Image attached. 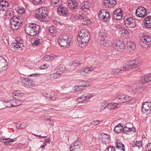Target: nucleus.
<instances>
[{"mask_svg":"<svg viewBox=\"0 0 151 151\" xmlns=\"http://www.w3.org/2000/svg\"><path fill=\"white\" fill-rule=\"evenodd\" d=\"M78 41L83 46H85L88 42L90 38V35L88 30L84 29L81 30L78 33Z\"/></svg>","mask_w":151,"mask_h":151,"instance_id":"7ed1b4c3","label":"nucleus"},{"mask_svg":"<svg viewBox=\"0 0 151 151\" xmlns=\"http://www.w3.org/2000/svg\"><path fill=\"white\" fill-rule=\"evenodd\" d=\"M89 72V71L88 70V68H87L84 69L83 70H80L79 73L81 74L82 75H85L86 73H88Z\"/></svg>","mask_w":151,"mask_h":151,"instance_id":"603ef678","label":"nucleus"},{"mask_svg":"<svg viewBox=\"0 0 151 151\" xmlns=\"http://www.w3.org/2000/svg\"><path fill=\"white\" fill-rule=\"evenodd\" d=\"M59 38L63 40L67 41L69 42H68V43H72L73 41L72 36L67 33H64L60 35Z\"/></svg>","mask_w":151,"mask_h":151,"instance_id":"2eb2a0df","label":"nucleus"},{"mask_svg":"<svg viewBox=\"0 0 151 151\" xmlns=\"http://www.w3.org/2000/svg\"><path fill=\"white\" fill-rule=\"evenodd\" d=\"M11 47L14 49L18 50L20 47L23 46L22 42H20L17 40H15L14 42L11 44Z\"/></svg>","mask_w":151,"mask_h":151,"instance_id":"5701e85b","label":"nucleus"},{"mask_svg":"<svg viewBox=\"0 0 151 151\" xmlns=\"http://www.w3.org/2000/svg\"><path fill=\"white\" fill-rule=\"evenodd\" d=\"M127 47L131 50H134L136 48V44L134 42H129L127 43Z\"/></svg>","mask_w":151,"mask_h":151,"instance_id":"58836bf2","label":"nucleus"},{"mask_svg":"<svg viewBox=\"0 0 151 151\" xmlns=\"http://www.w3.org/2000/svg\"><path fill=\"white\" fill-rule=\"evenodd\" d=\"M107 104H106V101H103L101 104V106L100 107V110L101 111H103L104 110L105 108L107 107L106 105Z\"/></svg>","mask_w":151,"mask_h":151,"instance_id":"864d4df0","label":"nucleus"},{"mask_svg":"<svg viewBox=\"0 0 151 151\" xmlns=\"http://www.w3.org/2000/svg\"><path fill=\"white\" fill-rule=\"evenodd\" d=\"M123 129V126L121 124H119L114 127V132L116 134L119 133L122 131Z\"/></svg>","mask_w":151,"mask_h":151,"instance_id":"72a5a7b5","label":"nucleus"},{"mask_svg":"<svg viewBox=\"0 0 151 151\" xmlns=\"http://www.w3.org/2000/svg\"><path fill=\"white\" fill-rule=\"evenodd\" d=\"M147 14V10L144 7L140 6L136 9L135 14L139 17L142 18L145 17Z\"/></svg>","mask_w":151,"mask_h":151,"instance_id":"1a4fd4ad","label":"nucleus"},{"mask_svg":"<svg viewBox=\"0 0 151 151\" xmlns=\"http://www.w3.org/2000/svg\"><path fill=\"white\" fill-rule=\"evenodd\" d=\"M14 13L13 11L12 10H8L5 14V17L6 19L9 20L13 19L14 17Z\"/></svg>","mask_w":151,"mask_h":151,"instance_id":"bb28decb","label":"nucleus"},{"mask_svg":"<svg viewBox=\"0 0 151 151\" xmlns=\"http://www.w3.org/2000/svg\"><path fill=\"white\" fill-rule=\"evenodd\" d=\"M58 41L59 44L60 46L65 47H69L72 44V43H68V42H69L67 41L63 40V39L60 38L59 37L58 40Z\"/></svg>","mask_w":151,"mask_h":151,"instance_id":"cd10ccee","label":"nucleus"},{"mask_svg":"<svg viewBox=\"0 0 151 151\" xmlns=\"http://www.w3.org/2000/svg\"><path fill=\"white\" fill-rule=\"evenodd\" d=\"M88 82L82 81L79 82L78 85L75 86L73 88V91L74 92L81 91L84 89L85 88L88 87Z\"/></svg>","mask_w":151,"mask_h":151,"instance_id":"423d86ee","label":"nucleus"},{"mask_svg":"<svg viewBox=\"0 0 151 151\" xmlns=\"http://www.w3.org/2000/svg\"><path fill=\"white\" fill-rule=\"evenodd\" d=\"M107 34H106L105 30L101 31L99 33V37L100 39H104L106 38Z\"/></svg>","mask_w":151,"mask_h":151,"instance_id":"37998d69","label":"nucleus"},{"mask_svg":"<svg viewBox=\"0 0 151 151\" xmlns=\"http://www.w3.org/2000/svg\"><path fill=\"white\" fill-rule=\"evenodd\" d=\"M54 57H55V56L53 54L46 55L44 57L43 59L46 61H49L53 59Z\"/></svg>","mask_w":151,"mask_h":151,"instance_id":"49530a36","label":"nucleus"},{"mask_svg":"<svg viewBox=\"0 0 151 151\" xmlns=\"http://www.w3.org/2000/svg\"><path fill=\"white\" fill-rule=\"evenodd\" d=\"M13 101L9 100L6 101H4L3 102V104L6 107L10 108L13 107L12 102Z\"/></svg>","mask_w":151,"mask_h":151,"instance_id":"79ce46f5","label":"nucleus"},{"mask_svg":"<svg viewBox=\"0 0 151 151\" xmlns=\"http://www.w3.org/2000/svg\"><path fill=\"white\" fill-rule=\"evenodd\" d=\"M20 80L24 84L31 86L33 84V82L32 80L29 79L28 78H26L25 77H20Z\"/></svg>","mask_w":151,"mask_h":151,"instance_id":"b1692460","label":"nucleus"},{"mask_svg":"<svg viewBox=\"0 0 151 151\" xmlns=\"http://www.w3.org/2000/svg\"><path fill=\"white\" fill-rule=\"evenodd\" d=\"M57 12L59 15L63 17H66L68 14V12L66 8L61 5L58 6Z\"/></svg>","mask_w":151,"mask_h":151,"instance_id":"9d476101","label":"nucleus"},{"mask_svg":"<svg viewBox=\"0 0 151 151\" xmlns=\"http://www.w3.org/2000/svg\"><path fill=\"white\" fill-rule=\"evenodd\" d=\"M25 32L28 35L34 36L39 34L41 31L40 26L36 24L31 23L25 27Z\"/></svg>","mask_w":151,"mask_h":151,"instance_id":"f03ea898","label":"nucleus"},{"mask_svg":"<svg viewBox=\"0 0 151 151\" xmlns=\"http://www.w3.org/2000/svg\"><path fill=\"white\" fill-rule=\"evenodd\" d=\"M8 6V3L6 1L4 0H0V11L7 10Z\"/></svg>","mask_w":151,"mask_h":151,"instance_id":"4be33fe9","label":"nucleus"},{"mask_svg":"<svg viewBox=\"0 0 151 151\" xmlns=\"http://www.w3.org/2000/svg\"><path fill=\"white\" fill-rule=\"evenodd\" d=\"M58 68L60 72H62L65 70V67L63 64H60L58 67Z\"/></svg>","mask_w":151,"mask_h":151,"instance_id":"6e6d98bb","label":"nucleus"},{"mask_svg":"<svg viewBox=\"0 0 151 151\" xmlns=\"http://www.w3.org/2000/svg\"><path fill=\"white\" fill-rule=\"evenodd\" d=\"M93 96L92 94L86 93L82 95L79 98L81 100V101H85L90 99Z\"/></svg>","mask_w":151,"mask_h":151,"instance_id":"2f4dec72","label":"nucleus"},{"mask_svg":"<svg viewBox=\"0 0 151 151\" xmlns=\"http://www.w3.org/2000/svg\"><path fill=\"white\" fill-rule=\"evenodd\" d=\"M47 68V66L45 64H43L39 67V68L40 69H44Z\"/></svg>","mask_w":151,"mask_h":151,"instance_id":"e2e57ef3","label":"nucleus"},{"mask_svg":"<svg viewBox=\"0 0 151 151\" xmlns=\"http://www.w3.org/2000/svg\"><path fill=\"white\" fill-rule=\"evenodd\" d=\"M147 77L145 75L144 76L142 77L139 80L140 82L141 83L144 84L146 83L147 82H148V81H147Z\"/></svg>","mask_w":151,"mask_h":151,"instance_id":"09e8293b","label":"nucleus"},{"mask_svg":"<svg viewBox=\"0 0 151 151\" xmlns=\"http://www.w3.org/2000/svg\"><path fill=\"white\" fill-rule=\"evenodd\" d=\"M50 141V139L49 138L45 139L44 140V142L46 143H48Z\"/></svg>","mask_w":151,"mask_h":151,"instance_id":"774afa93","label":"nucleus"},{"mask_svg":"<svg viewBox=\"0 0 151 151\" xmlns=\"http://www.w3.org/2000/svg\"><path fill=\"white\" fill-rule=\"evenodd\" d=\"M116 147L118 149L122 150L123 151H125V147L124 144H122L120 140L117 141L116 142Z\"/></svg>","mask_w":151,"mask_h":151,"instance_id":"c756f323","label":"nucleus"},{"mask_svg":"<svg viewBox=\"0 0 151 151\" xmlns=\"http://www.w3.org/2000/svg\"><path fill=\"white\" fill-rule=\"evenodd\" d=\"M110 17L109 13L106 10H102L98 15V17L100 20H102L104 22L108 21Z\"/></svg>","mask_w":151,"mask_h":151,"instance_id":"0eeeda50","label":"nucleus"},{"mask_svg":"<svg viewBox=\"0 0 151 151\" xmlns=\"http://www.w3.org/2000/svg\"><path fill=\"white\" fill-rule=\"evenodd\" d=\"M141 41L143 44L148 47L151 45V37L146 33H143L141 37Z\"/></svg>","mask_w":151,"mask_h":151,"instance_id":"f8f14e48","label":"nucleus"},{"mask_svg":"<svg viewBox=\"0 0 151 151\" xmlns=\"http://www.w3.org/2000/svg\"><path fill=\"white\" fill-rule=\"evenodd\" d=\"M113 48L118 52H122L125 47V44L123 41L119 40H116L113 42L112 45Z\"/></svg>","mask_w":151,"mask_h":151,"instance_id":"20e7f679","label":"nucleus"},{"mask_svg":"<svg viewBox=\"0 0 151 151\" xmlns=\"http://www.w3.org/2000/svg\"><path fill=\"white\" fill-rule=\"evenodd\" d=\"M42 95L44 97L50 100H55L56 99L55 96H54L53 95H51L50 94L47 93H43Z\"/></svg>","mask_w":151,"mask_h":151,"instance_id":"7c9ffc66","label":"nucleus"},{"mask_svg":"<svg viewBox=\"0 0 151 151\" xmlns=\"http://www.w3.org/2000/svg\"><path fill=\"white\" fill-rule=\"evenodd\" d=\"M38 11V14H36V17L37 18L39 19H44L47 16V11L45 8H39Z\"/></svg>","mask_w":151,"mask_h":151,"instance_id":"9b49d317","label":"nucleus"},{"mask_svg":"<svg viewBox=\"0 0 151 151\" xmlns=\"http://www.w3.org/2000/svg\"><path fill=\"white\" fill-rule=\"evenodd\" d=\"M91 6V3L88 1H85L82 3L80 6H81V9L82 10L86 9H88Z\"/></svg>","mask_w":151,"mask_h":151,"instance_id":"c85d7f7f","label":"nucleus"},{"mask_svg":"<svg viewBox=\"0 0 151 151\" xmlns=\"http://www.w3.org/2000/svg\"><path fill=\"white\" fill-rule=\"evenodd\" d=\"M14 9L17 13L21 14L24 13L25 12V9L22 7L18 6L16 7Z\"/></svg>","mask_w":151,"mask_h":151,"instance_id":"a19ab883","label":"nucleus"},{"mask_svg":"<svg viewBox=\"0 0 151 151\" xmlns=\"http://www.w3.org/2000/svg\"><path fill=\"white\" fill-rule=\"evenodd\" d=\"M132 86H127V90L129 91H133L136 90V89H137L138 87H137L138 85L136 84V85L134 84L133 83L132 84Z\"/></svg>","mask_w":151,"mask_h":151,"instance_id":"4c0bfd02","label":"nucleus"},{"mask_svg":"<svg viewBox=\"0 0 151 151\" xmlns=\"http://www.w3.org/2000/svg\"><path fill=\"white\" fill-rule=\"evenodd\" d=\"M141 111L144 113L147 114L149 113L151 111V102H143Z\"/></svg>","mask_w":151,"mask_h":151,"instance_id":"6e6552de","label":"nucleus"},{"mask_svg":"<svg viewBox=\"0 0 151 151\" xmlns=\"http://www.w3.org/2000/svg\"><path fill=\"white\" fill-rule=\"evenodd\" d=\"M147 147L148 149V151H151V143H148L147 145Z\"/></svg>","mask_w":151,"mask_h":151,"instance_id":"0e129e2a","label":"nucleus"},{"mask_svg":"<svg viewBox=\"0 0 151 151\" xmlns=\"http://www.w3.org/2000/svg\"><path fill=\"white\" fill-rule=\"evenodd\" d=\"M122 32L123 33V36H124L125 38H127L128 37L129 33L127 30L124 29L122 30Z\"/></svg>","mask_w":151,"mask_h":151,"instance_id":"5fc2aeb1","label":"nucleus"},{"mask_svg":"<svg viewBox=\"0 0 151 151\" xmlns=\"http://www.w3.org/2000/svg\"><path fill=\"white\" fill-rule=\"evenodd\" d=\"M147 76V81H149L151 80V73H149L147 75H145Z\"/></svg>","mask_w":151,"mask_h":151,"instance_id":"680f3d73","label":"nucleus"},{"mask_svg":"<svg viewBox=\"0 0 151 151\" xmlns=\"http://www.w3.org/2000/svg\"><path fill=\"white\" fill-rule=\"evenodd\" d=\"M116 2L115 0H104V4L106 6L112 8L115 6Z\"/></svg>","mask_w":151,"mask_h":151,"instance_id":"a211bd4d","label":"nucleus"},{"mask_svg":"<svg viewBox=\"0 0 151 151\" xmlns=\"http://www.w3.org/2000/svg\"><path fill=\"white\" fill-rule=\"evenodd\" d=\"M108 151H116V149L115 147L110 146L107 149Z\"/></svg>","mask_w":151,"mask_h":151,"instance_id":"052dcab7","label":"nucleus"},{"mask_svg":"<svg viewBox=\"0 0 151 151\" xmlns=\"http://www.w3.org/2000/svg\"><path fill=\"white\" fill-rule=\"evenodd\" d=\"M41 38L40 37H38L37 38H35L32 45L34 46L40 45L42 42V40Z\"/></svg>","mask_w":151,"mask_h":151,"instance_id":"f704fd0d","label":"nucleus"},{"mask_svg":"<svg viewBox=\"0 0 151 151\" xmlns=\"http://www.w3.org/2000/svg\"><path fill=\"white\" fill-rule=\"evenodd\" d=\"M7 67V64L6 59L3 57L0 56V69L3 71L6 70Z\"/></svg>","mask_w":151,"mask_h":151,"instance_id":"dca6fc26","label":"nucleus"},{"mask_svg":"<svg viewBox=\"0 0 151 151\" xmlns=\"http://www.w3.org/2000/svg\"><path fill=\"white\" fill-rule=\"evenodd\" d=\"M123 12L122 10L120 8L115 10L113 15V19L117 20H120L122 18Z\"/></svg>","mask_w":151,"mask_h":151,"instance_id":"ddd939ff","label":"nucleus"},{"mask_svg":"<svg viewBox=\"0 0 151 151\" xmlns=\"http://www.w3.org/2000/svg\"><path fill=\"white\" fill-rule=\"evenodd\" d=\"M118 104L114 103H111L106 105L107 107L110 109H114L116 108L118 105Z\"/></svg>","mask_w":151,"mask_h":151,"instance_id":"ea45409f","label":"nucleus"},{"mask_svg":"<svg viewBox=\"0 0 151 151\" xmlns=\"http://www.w3.org/2000/svg\"><path fill=\"white\" fill-rule=\"evenodd\" d=\"M81 64L80 61L78 60L74 61L71 65L73 66H78Z\"/></svg>","mask_w":151,"mask_h":151,"instance_id":"4d7b16f0","label":"nucleus"},{"mask_svg":"<svg viewBox=\"0 0 151 151\" xmlns=\"http://www.w3.org/2000/svg\"><path fill=\"white\" fill-rule=\"evenodd\" d=\"M145 26L148 28H151V16L146 17L143 21Z\"/></svg>","mask_w":151,"mask_h":151,"instance_id":"393cba45","label":"nucleus"},{"mask_svg":"<svg viewBox=\"0 0 151 151\" xmlns=\"http://www.w3.org/2000/svg\"><path fill=\"white\" fill-rule=\"evenodd\" d=\"M21 102L19 100H16V103L12 105V106L13 107H16L21 105Z\"/></svg>","mask_w":151,"mask_h":151,"instance_id":"13d9d810","label":"nucleus"},{"mask_svg":"<svg viewBox=\"0 0 151 151\" xmlns=\"http://www.w3.org/2000/svg\"><path fill=\"white\" fill-rule=\"evenodd\" d=\"M81 145V142L77 139L71 144V146H70V147L73 150L71 151H73V150L76 151L80 148Z\"/></svg>","mask_w":151,"mask_h":151,"instance_id":"f3484780","label":"nucleus"},{"mask_svg":"<svg viewBox=\"0 0 151 151\" xmlns=\"http://www.w3.org/2000/svg\"><path fill=\"white\" fill-rule=\"evenodd\" d=\"M13 96L15 100H19L22 97V94L19 91L17 90L13 92Z\"/></svg>","mask_w":151,"mask_h":151,"instance_id":"473e14b6","label":"nucleus"},{"mask_svg":"<svg viewBox=\"0 0 151 151\" xmlns=\"http://www.w3.org/2000/svg\"><path fill=\"white\" fill-rule=\"evenodd\" d=\"M142 141H136L133 144L132 147H137L139 149L142 146Z\"/></svg>","mask_w":151,"mask_h":151,"instance_id":"c03bdc74","label":"nucleus"},{"mask_svg":"<svg viewBox=\"0 0 151 151\" xmlns=\"http://www.w3.org/2000/svg\"><path fill=\"white\" fill-rule=\"evenodd\" d=\"M122 131L123 133L126 134H129L131 133V130L130 128L126 126L123 127Z\"/></svg>","mask_w":151,"mask_h":151,"instance_id":"a18cd8bd","label":"nucleus"},{"mask_svg":"<svg viewBox=\"0 0 151 151\" xmlns=\"http://www.w3.org/2000/svg\"><path fill=\"white\" fill-rule=\"evenodd\" d=\"M20 18H21L19 16H14V17L13 18V19H14V20L18 19V20H21L20 19Z\"/></svg>","mask_w":151,"mask_h":151,"instance_id":"338daca9","label":"nucleus"},{"mask_svg":"<svg viewBox=\"0 0 151 151\" xmlns=\"http://www.w3.org/2000/svg\"><path fill=\"white\" fill-rule=\"evenodd\" d=\"M100 121L98 120H96L95 121H93L91 122V124L90 126L91 125L93 126H96L99 124L100 122Z\"/></svg>","mask_w":151,"mask_h":151,"instance_id":"bf43d9fd","label":"nucleus"},{"mask_svg":"<svg viewBox=\"0 0 151 151\" xmlns=\"http://www.w3.org/2000/svg\"><path fill=\"white\" fill-rule=\"evenodd\" d=\"M140 61L139 60H136L130 61L128 63L125 65L123 67L120 69H116L113 71L111 72L112 75L119 74L120 72L125 71L129 70L130 68L137 70L139 68Z\"/></svg>","mask_w":151,"mask_h":151,"instance_id":"f257e3e1","label":"nucleus"},{"mask_svg":"<svg viewBox=\"0 0 151 151\" xmlns=\"http://www.w3.org/2000/svg\"><path fill=\"white\" fill-rule=\"evenodd\" d=\"M61 76V74L60 73H56L48 75L47 76V78L49 80H53L55 79L60 78Z\"/></svg>","mask_w":151,"mask_h":151,"instance_id":"a878e982","label":"nucleus"},{"mask_svg":"<svg viewBox=\"0 0 151 151\" xmlns=\"http://www.w3.org/2000/svg\"><path fill=\"white\" fill-rule=\"evenodd\" d=\"M100 41L101 44L105 47H109L112 46L113 45V42L107 39H100Z\"/></svg>","mask_w":151,"mask_h":151,"instance_id":"412c9836","label":"nucleus"},{"mask_svg":"<svg viewBox=\"0 0 151 151\" xmlns=\"http://www.w3.org/2000/svg\"><path fill=\"white\" fill-rule=\"evenodd\" d=\"M77 16L80 20H82V22L83 24H90L91 22L90 19H88L87 17H85L84 14H79Z\"/></svg>","mask_w":151,"mask_h":151,"instance_id":"6ab92c4d","label":"nucleus"},{"mask_svg":"<svg viewBox=\"0 0 151 151\" xmlns=\"http://www.w3.org/2000/svg\"><path fill=\"white\" fill-rule=\"evenodd\" d=\"M10 23L11 24V25H13L14 24H16L17 23V22H16L14 21V19H11L10 20Z\"/></svg>","mask_w":151,"mask_h":151,"instance_id":"69168bd1","label":"nucleus"},{"mask_svg":"<svg viewBox=\"0 0 151 151\" xmlns=\"http://www.w3.org/2000/svg\"><path fill=\"white\" fill-rule=\"evenodd\" d=\"M21 23L20 22H18L16 24H14L13 25H11V27L13 30H17L19 28V26L20 25Z\"/></svg>","mask_w":151,"mask_h":151,"instance_id":"8fccbe9b","label":"nucleus"},{"mask_svg":"<svg viewBox=\"0 0 151 151\" xmlns=\"http://www.w3.org/2000/svg\"><path fill=\"white\" fill-rule=\"evenodd\" d=\"M132 98L127 95H124L122 94L118 95L117 97V101L121 102H125L131 100Z\"/></svg>","mask_w":151,"mask_h":151,"instance_id":"4468645a","label":"nucleus"},{"mask_svg":"<svg viewBox=\"0 0 151 151\" xmlns=\"http://www.w3.org/2000/svg\"><path fill=\"white\" fill-rule=\"evenodd\" d=\"M16 140V139H10L9 138V139H7L6 140V142H4V144L6 145H10L11 144V142H15Z\"/></svg>","mask_w":151,"mask_h":151,"instance_id":"de8ad7c7","label":"nucleus"},{"mask_svg":"<svg viewBox=\"0 0 151 151\" xmlns=\"http://www.w3.org/2000/svg\"><path fill=\"white\" fill-rule=\"evenodd\" d=\"M43 3V0H32V3L34 4H41Z\"/></svg>","mask_w":151,"mask_h":151,"instance_id":"3c124183","label":"nucleus"},{"mask_svg":"<svg viewBox=\"0 0 151 151\" xmlns=\"http://www.w3.org/2000/svg\"><path fill=\"white\" fill-rule=\"evenodd\" d=\"M61 0H51L50 1L51 5L54 6L61 5Z\"/></svg>","mask_w":151,"mask_h":151,"instance_id":"e433bc0d","label":"nucleus"},{"mask_svg":"<svg viewBox=\"0 0 151 151\" xmlns=\"http://www.w3.org/2000/svg\"><path fill=\"white\" fill-rule=\"evenodd\" d=\"M49 33L52 36H54L57 32V29L54 26H50L49 29Z\"/></svg>","mask_w":151,"mask_h":151,"instance_id":"c9c22d12","label":"nucleus"},{"mask_svg":"<svg viewBox=\"0 0 151 151\" xmlns=\"http://www.w3.org/2000/svg\"><path fill=\"white\" fill-rule=\"evenodd\" d=\"M124 22L125 25L127 27L134 28L136 25V21L132 17H126L124 19Z\"/></svg>","mask_w":151,"mask_h":151,"instance_id":"39448f33","label":"nucleus"},{"mask_svg":"<svg viewBox=\"0 0 151 151\" xmlns=\"http://www.w3.org/2000/svg\"><path fill=\"white\" fill-rule=\"evenodd\" d=\"M100 136V138L101 139L102 142L104 143L105 145L108 144L110 140V136L104 133H102Z\"/></svg>","mask_w":151,"mask_h":151,"instance_id":"aec40b11","label":"nucleus"}]
</instances>
